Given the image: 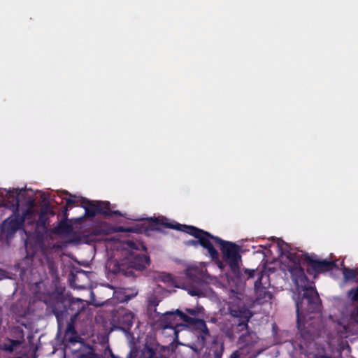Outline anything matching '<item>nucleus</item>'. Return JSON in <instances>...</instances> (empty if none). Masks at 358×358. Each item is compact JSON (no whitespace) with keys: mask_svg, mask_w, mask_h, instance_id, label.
I'll return each mask as SVG.
<instances>
[{"mask_svg":"<svg viewBox=\"0 0 358 358\" xmlns=\"http://www.w3.org/2000/svg\"><path fill=\"white\" fill-rule=\"evenodd\" d=\"M282 256L289 260L287 268L290 273L292 280L296 287L304 291L302 296H299L296 301V323L298 329L301 331L305 327L307 315L311 313H319L321 309V300L315 287L305 274L301 267V262L305 259L312 270L317 273L329 271L336 266L333 261L315 259L308 254L299 255L283 243L279 245Z\"/></svg>","mask_w":358,"mask_h":358,"instance_id":"f257e3e1","label":"nucleus"},{"mask_svg":"<svg viewBox=\"0 0 358 358\" xmlns=\"http://www.w3.org/2000/svg\"><path fill=\"white\" fill-rule=\"evenodd\" d=\"M122 246L127 251L126 256L119 261H110L107 264L109 272L115 275L133 276L134 270L143 271L149 266L150 257L143 253L147 251V248L141 242L127 240Z\"/></svg>","mask_w":358,"mask_h":358,"instance_id":"f03ea898","label":"nucleus"},{"mask_svg":"<svg viewBox=\"0 0 358 358\" xmlns=\"http://www.w3.org/2000/svg\"><path fill=\"white\" fill-rule=\"evenodd\" d=\"M213 243L220 245L223 260L229 266L230 271L237 280L245 283L246 280L255 278V269H241V255L239 253L240 248L236 243L224 241L218 236L214 238Z\"/></svg>","mask_w":358,"mask_h":358,"instance_id":"7ed1b4c3","label":"nucleus"},{"mask_svg":"<svg viewBox=\"0 0 358 358\" xmlns=\"http://www.w3.org/2000/svg\"><path fill=\"white\" fill-rule=\"evenodd\" d=\"M179 317L180 320L185 322V325L192 327L197 331V340L199 344L203 347L206 344L207 337L210 336V331L202 319L192 317L188 316L185 313L177 309L175 312H166L164 314L161 324L163 329H171L175 330L178 323L176 322V317Z\"/></svg>","mask_w":358,"mask_h":358,"instance_id":"20e7f679","label":"nucleus"},{"mask_svg":"<svg viewBox=\"0 0 358 358\" xmlns=\"http://www.w3.org/2000/svg\"><path fill=\"white\" fill-rule=\"evenodd\" d=\"M170 229H177L194 236L196 240H188L185 242L187 246L197 248L201 245L208 251L212 259H217L219 257L217 250L213 246L215 236L210 233L192 225L181 224L169 225Z\"/></svg>","mask_w":358,"mask_h":358,"instance_id":"39448f33","label":"nucleus"},{"mask_svg":"<svg viewBox=\"0 0 358 358\" xmlns=\"http://www.w3.org/2000/svg\"><path fill=\"white\" fill-rule=\"evenodd\" d=\"M23 189H9L6 193L9 207L13 210V215L4 220L1 230L7 239L12 238L17 230L22 229L23 220L17 217V206H19V196Z\"/></svg>","mask_w":358,"mask_h":358,"instance_id":"423d86ee","label":"nucleus"},{"mask_svg":"<svg viewBox=\"0 0 358 358\" xmlns=\"http://www.w3.org/2000/svg\"><path fill=\"white\" fill-rule=\"evenodd\" d=\"M243 294L231 289L228 302V310L231 316L238 319L239 331L247 329L248 322L252 317L250 311L244 306L242 299Z\"/></svg>","mask_w":358,"mask_h":358,"instance_id":"0eeeda50","label":"nucleus"},{"mask_svg":"<svg viewBox=\"0 0 358 358\" xmlns=\"http://www.w3.org/2000/svg\"><path fill=\"white\" fill-rule=\"evenodd\" d=\"M81 206L85 209V216L94 217L96 215H102L105 217H113V215L122 217V214L120 210H112L109 201H90L86 198L81 199Z\"/></svg>","mask_w":358,"mask_h":358,"instance_id":"6e6552de","label":"nucleus"},{"mask_svg":"<svg viewBox=\"0 0 358 358\" xmlns=\"http://www.w3.org/2000/svg\"><path fill=\"white\" fill-rule=\"evenodd\" d=\"M255 270V277L257 276V278L254 284L255 291V302L258 305H262L269 302L272 299L273 294L268 288L262 286V280L264 275V271L259 269Z\"/></svg>","mask_w":358,"mask_h":358,"instance_id":"1a4fd4ad","label":"nucleus"},{"mask_svg":"<svg viewBox=\"0 0 358 358\" xmlns=\"http://www.w3.org/2000/svg\"><path fill=\"white\" fill-rule=\"evenodd\" d=\"M159 347L158 343L147 342L141 350L139 357L138 350L133 348L128 354L127 358H166L158 351Z\"/></svg>","mask_w":358,"mask_h":358,"instance_id":"9d476101","label":"nucleus"},{"mask_svg":"<svg viewBox=\"0 0 358 358\" xmlns=\"http://www.w3.org/2000/svg\"><path fill=\"white\" fill-rule=\"evenodd\" d=\"M77 318L78 313L71 314L70 320L68 322L67 327L64 331V341L71 344L79 343L81 340V338L78 334L75 327V323Z\"/></svg>","mask_w":358,"mask_h":358,"instance_id":"9b49d317","label":"nucleus"},{"mask_svg":"<svg viewBox=\"0 0 358 358\" xmlns=\"http://www.w3.org/2000/svg\"><path fill=\"white\" fill-rule=\"evenodd\" d=\"M258 340L259 338L256 333L247 331L239 337L238 343L241 345V349L245 350L249 352L251 348L258 342Z\"/></svg>","mask_w":358,"mask_h":358,"instance_id":"f8f14e48","label":"nucleus"},{"mask_svg":"<svg viewBox=\"0 0 358 358\" xmlns=\"http://www.w3.org/2000/svg\"><path fill=\"white\" fill-rule=\"evenodd\" d=\"M134 315L127 310L118 313L117 324L120 328L124 331L130 330L134 323Z\"/></svg>","mask_w":358,"mask_h":358,"instance_id":"ddd939ff","label":"nucleus"},{"mask_svg":"<svg viewBox=\"0 0 358 358\" xmlns=\"http://www.w3.org/2000/svg\"><path fill=\"white\" fill-rule=\"evenodd\" d=\"M63 219L59 222L57 226L53 229V232L57 234H66L71 232V225L67 222L68 210L66 206L62 207Z\"/></svg>","mask_w":358,"mask_h":358,"instance_id":"4468645a","label":"nucleus"},{"mask_svg":"<svg viewBox=\"0 0 358 358\" xmlns=\"http://www.w3.org/2000/svg\"><path fill=\"white\" fill-rule=\"evenodd\" d=\"M347 296L352 302H358V285L351 288L347 292ZM350 316L352 320L358 322V306H355L353 308L350 312Z\"/></svg>","mask_w":358,"mask_h":358,"instance_id":"2eb2a0df","label":"nucleus"},{"mask_svg":"<svg viewBox=\"0 0 358 358\" xmlns=\"http://www.w3.org/2000/svg\"><path fill=\"white\" fill-rule=\"evenodd\" d=\"M85 309V306L83 304V301L79 299H71L70 301L69 305V310L71 311H73L72 314H77L78 316Z\"/></svg>","mask_w":358,"mask_h":358,"instance_id":"dca6fc26","label":"nucleus"},{"mask_svg":"<svg viewBox=\"0 0 358 358\" xmlns=\"http://www.w3.org/2000/svg\"><path fill=\"white\" fill-rule=\"evenodd\" d=\"M19 206H20V205L17 206V217L20 220H23V224H24L25 220L31 218L34 214V211L33 209L34 201L31 200L29 201V206L27 207V208L26 210L22 211V215H20L19 213Z\"/></svg>","mask_w":358,"mask_h":358,"instance_id":"f3484780","label":"nucleus"},{"mask_svg":"<svg viewBox=\"0 0 358 358\" xmlns=\"http://www.w3.org/2000/svg\"><path fill=\"white\" fill-rule=\"evenodd\" d=\"M164 225L169 228V225H171V224H164L161 222L160 220L158 218H150L148 220V226L145 227L144 231H148V230L150 231H157L159 230V226Z\"/></svg>","mask_w":358,"mask_h":358,"instance_id":"a211bd4d","label":"nucleus"},{"mask_svg":"<svg viewBox=\"0 0 358 358\" xmlns=\"http://www.w3.org/2000/svg\"><path fill=\"white\" fill-rule=\"evenodd\" d=\"M343 275L344 278V280L345 282L354 280L357 275L358 272L356 269H352L348 267H343Z\"/></svg>","mask_w":358,"mask_h":358,"instance_id":"6ab92c4d","label":"nucleus"},{"mask_svg":"<svg viewBox=\"0 0 358 358\" xmlns=\"http://www.w3.org/2000/svg\"><path fill=\"white\" fill-rule=\"evenodd\" d=\"M66 312H67V310L55 312V315L57 321L58 332H61L64 327V316Z\"/></svg>","mask_w":358,"mask_h":358,"instance_id":"aec40b11","label":"nucleus"},{"mask_svg":"<svg viewBox=\"0 0 358 358\" xmlns=\"http://www.w3.org/2000/svg\"><path fill=\"white\" fill-rule=\"evenodd\" d=\"M8 341L10 343L4 344L3 346V350L7 352H12L15 347L21 344V341L19 340L8 339Z\"/></svg>","mask_w":358,"mask_h":358,"instance_id":"412c9836","label":"nucleus"},{"mask_svg":"<svg viewBox=\"0 0 358 358\" xmlns=\"http://www.w3.org/2000/svg\"><path fill=\"white\" fill-rule=\"evenodd\" d=\"M40 212L44 213L45 215L50 214L51 215H54L55 214L53 207L49 203H44L41 207Z\"/></svg>","mask_w":358,"mask_h":358,"instance_id":"4be33fe9","label":"nucleus"},{"mask_svg":"<svg viewBox=\"0 0 358 358\" xmlns=\"http://www.w3.org/2000/svg\"><path fill=\"white\" fill-rule=\"evenodd\" d=\"M160 281L166 283H171L173 280L172 275L170 273H164L159 276Z\"/></svg>","mask_w":358,"mask_h":358,"instance_id":"5701e85b","label":"nucleus"},{"mask_svg":"<svg viewBox=\"0 0 358 358\" xmlns=\"http://www.w3.org/2000/svg\"><path fill=\"white\" fill-rule=\"evenodd\" d=\"M47 215H45L44 213H39L38 220V224L42 227L45 226L47 222Z\"/></svg>","mask_w":358,"mask_h":358,"instance_id":"b1692460","label":"nucleus"},{"mask_svg":"<svg viewBox=\"0 0 358 358\" xmlns=\"http://www.w3.org/2000/svg\"><path fill=\"white\" fill-rule=\"evenodd\" d=\"M185 313L189 314L190 315L196 316L198 315L199 311L195 308H186Z\"/></svg>","mask_w":358,"mask_h":358,"instance_id":"393cba45","label":"nucleus"},{"mask_svg":"<svg viewBox=\"0 0 358 358\" xmlns=\"http://www.w3.org/2000/svg\"><path fill=\"white\" fill-rule=\"evenodd\" d=\"M76 203V200L72 199V198H69V199H66V205L64 206H66L68 208V206L72 205V204H74Z\"/></svg>","mask_w":358,"mask_h":358,"instance_id":"a878e982","label":"nucleus"},{"mask_svg":"<svg viewBox=\"0 0 358 358\" xmlns=\"http://www.w3.org/2000/svg\"><path fill=\"white\" fill-rule=\"evenodd\" d=\"M264 350L261 349V350H258L255 354H253L252 355H251L250 357L248 358H257V356L259 355H260L262 352H263Z\"/></svg>","mask_w":358,"mask_h":358,"instance_id":"bb28decb","label":"nucleus"},{"mask_svg":"<svg viewBox=\"0 0 358 358\" xmlns=\"http://www.w3.org/2000/svg\"><path fill=\"white\" fill-rule=\"evenodd\" d=\"M80 358H93V357L90 355H83Z\"/></svg>","mask_w":358,"mask_h":358,"instance_id":"cd10ccee","label":"nucleus"},{"mask_svg":"<svg viewBox=\"0 0 358 358\" xmlns=\"http://www.w3.org/2000/svg\"><path fill=\"white\" fill-rule=\"evenodd\" d=\"M221 356H222V351H220V352H215V357H216V358H220Z\"/></svg>","mask_w":358,"mask_h":358,"instance_id":"c85d7f7f","label":"nucleus"},{"mask_svg":"<svg viewBox=\"0 0 358 358\" xmlns=\"http://www.w3.org/2000/svg\"><path fill=\"white\" fill-rule=\"evenodd\" d=\"M120 231H131L132 230L131 229H124L123 227H120Z\"/></svg>","mask_w":358,"mask_h":358,"instance_id":"c756f323","label":"nucleus"},{"mask_svg":"<svg viewBox=\"0 0 358 358\" xmlns=\"http://www.w3.org/2000/svg\"><path fill=\"white\" fill-rule=\"evenodd\" d=\"M131 296H124V299L122 300V301H129V299H131Z\"/></svg>","mask_w":358,"mask_h":358,"instance_id":"7c9ffc66","label":"nucleus"},{"mask_svg":"<svg viewBox=\"0 0 358 358\" xmlns=\"http://www.w3.org/2000/svg\"><path fill=\"white\" fill-rule=\"evenodd\" d=\"M231 358H238V355L236 353H234Z\"/></svg>","mask_w":358,"mask_h":358,"instance_id":"2f4dec72","label":"nucleus"},{"mask_svg":"<svg viewBox=\"0 0 358 358\" xmlns=\"http://www.w3.org/2000/svg\"><path fill=\"white\" fill-rule=\"evenodd\" d=\"M112 358H119L118 357L115 356L113 354L111 355Z\"/></svg>","mask_w":358,"mask_h":358,"instance_id":"473e14b6","label":"nucleus"},{"mask_svg":"<svg viewBox=\"0 0 358 358\" xmlns=\"http://www.w3.org/2000/svg\"><path fill=\"white\" fill-rule=\"evenodd\" d=\"M191 294H192V296H194V295H196V293H194V292H193V291H192V292H191Z\"/></svg>","mask_w":358,"mask_h":358,"instance_id":"72a5a7b5","label":"nucleus"}]
</instances>
